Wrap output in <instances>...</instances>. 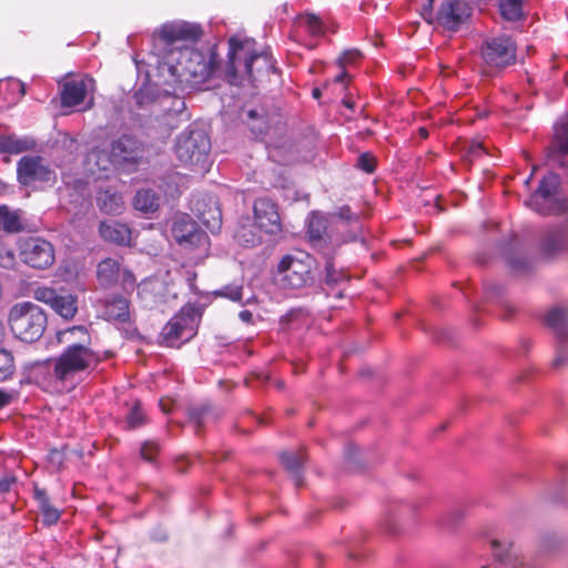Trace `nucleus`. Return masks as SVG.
I'll use <instances>...</instances> for the list:
<instances>
[{
    "label": "nucleus",
    "instance_id": "26",
    "mask_svg": "<svg viewBox=\"0 0 568 568\" xmlns=\"http://www.w3.org/2000/svg\"><path fill=\"white\" fill-rule=\"evenodd\" d=\"M504 254L508 266L516 274H525L532 266L531 258L521 252L517 237L508 242L504 248Z\"/></svg>",
    "mask_w": 568,
    "mask_h": 568
},
{
    "label": "nucleus",
    "instance_id": "33",
    "mask_svg": "<svg viewBox=\"0 0 568 568\" xmlns=\"http://www.w3.org/2000/svg\"><path fill=\"white\" fill-rule=\"evenodd\" d=\"M34 141L29 138H18L16 135L0 136L1 154H20L34 148Z\"/></svg>",
    "mask_w": 568,
    "mask_h": 568
},
{
    "label": "nucleus",
    "instance_id": "64",
    "mask_svg": "<svg viewBox=\"0 0 568 568\" xmlns=\"http://www.w3.org/2000/svg\"><path fill=\"white\" fill-rule=\"evenodd\" d=\"M481 568H488L487 566H483Z\"/></svg>",
    "mask_w": 568,
    "mask_h": 568
},
{
    "label": "nucleus",
    "instance_id": "27",
    "mask_svg": "<svg viewBox=\"0 0 568 568\" xmlns=\"http://www.w3.org/2000/svg\"><path fill=\"white\" fill-rule=\"evenodd\" d=\"M100 235L109 242L126 245L131 241V230L116 221H104L99 226Z\"/></svg>",
    "mask_w": 568,
    "mask_h": 568
},
{
    "label": "nucleus",
    "instance_id": "13",
    "mask_svg": "<svg viewBox=\"0 0 568 568\" xmlns=\"http://www.w3.org/2000/svg\"><path fill=\"white\" fill-rule=\"evenodd\" d=\"M19 248L22 262L30 267L45 270L55 261L53 245L42 237L30 236L20 242Z\"/></svg>",
    "mask_w": 568,
    "mask_h": 568
},
{
    "label": "nucleus",
    "instance_id": "59",
    "mask_svg": "<svg viewBox=\"0 0 568 568\" xmlns=\"http://www.w3.org/2000/svg\"><path fill=\"white\" fill-rule=\"evenodd\" d=\"M3 337H4V326H3L2 322L0 321V344L3 341Z\"/></svg>",
    "mask_w": 568,
    "mask_h": 568
},
{
    "label": "nucleus",
    "instance_id": "52",
    "mask_svg": "<svg viewBox=\"0 0 568 568\" xmlns=\"http://www.w3.org/2000/svg\"><path fill=\"white\" fill-rule=\"evenodd\" d=\"M486 291H487V294H489L491 296H497V295L501 294L503 287H501V285L494 283V284L487 285Z\"/></svg>",
    "mask_w": 568,
    "mask_h": 568
},
{
    "label": "nucleus",
    "instance_id": "16",
    "mask_svg": "<svg viewBox=\"0 0 568 568\" xmlns=\"http://www.w3.org/2000/svg\"><path fill=\"white\" fill-rule=\"evenodd\" d=\"M172 235L180 245L186 248H205L209 245L207 234L189 215H183L174 221Z\"/></svg>",
    "mask_w": 568,
    "mask_h": 568
},
{
    "label": "nucleus",
    "instance_id": "62",
    "mask_svg": "<svg viewBox=\"0 0 568 568\" xmlns=\"http://www.w3.org/2000/svg\"><path fill=\"white\" fill-rule=\"evenodd\" d=\"M283 386H284L283 382H277V383H276V387H277L278 389L283 388Z\"/></svg>",
    "mask_w": 568,
    "mask_h": 568
},
{
    "label": "nucleus",
    "instance_id": "20",
    "mask_svg": "<svg viewBox=\"0 0 568 568\" xmlns=\"http://www.w3.org/2000/svg\"><path fill=\"white\" fill-rule=\"evenodd\" d=\"M490 548L496 562L506 568H523L525 561L519 555V550L509 540L491 539Z\"/></svg>",
    "mask_w": 568,
    "mask_h": 568
},
{
    "label": "nucleus",
    "instance_id": "51",
    "mask_svg": "<svg viewBox=\"0 0 568 568\" xmlns=\"http://www.w3.org/2000/svg\"><path fill=\"white\" fill-rule=\"evenodd\" d=\"M8 85L12 88V90L18 91V99L22 98L26 94L24 84L18 80H10Z\"/></svg>",
    "mask_w": 568,
    "mask_h": 568
},
{
    "label": "nucleus",
    "instance_id": "29",
    "mask_svg": "<svg viewBox=\"0 0 568 568\" xmlns=\"http://www.w3.org/2000/svg\"><path fill=\"white\" fill-rule=\"evenodd\" d=\"M121 274V266L114 258L102 260L97 266V278L101 286L111 287L118 283Z\"/></svg>",
    "mask_w": 568,
    "mask_h": 568
},
{
    "label": "nucleus",
    "instance_id": "42",
    "mask_svg": "<svg viewBox=\"0 0 568 568\" xmlns=\"http://www.w3.org/2000/svg\"><path fill=\"white\" fill-rule=\"evenodd\" d=\"M145 423L144 413L141 409V405L136 402L129 414L126 415V424L129 429H134L142 426Z\"/></svg>",
    "mask_w": 568,
    "mask_h": 568
},
{
    "label": "nucleus",
    "instance_id": "41",
    "mask_svg": "<svg viewBox=\"0 0 568 568\" xmlns=\"http://www.w3.org/2000/svg\"><path fill=\"white\" fill-rule=\"evenodd\" d=\"M310 34L320 37L325 33L324 24L321 18L314 13H305L301 16Z\"/></svg>",
    "mask_w": 568,
    "mask_h": 568
},
{
    "label": "nucleus",
    "instance_id": "25",
    "mask_svg": "<svg viewBox=\"0 0 568 568\" xmlns=\"http://www.w3.org/2000/svg\"><path fill=\"white\" fill-rule=\"evenodd\" d=\"M540 248L547 256L568 250V229L555 227L546 231L540 241Z\"/></svg>",
    "mask_w": 568,
    "mask_h": 568
},
{
    "label": "nucleus",
    "instance_id": "8",
    "mask_svg": "<svg viewBox=\"0 0 568 568\" xmlns=\"http://www.w3.org/2000/svg\"><path fill=\"white\" fill-rule=\"evenodd\" d=\"M479 52L484 65L491 70L501 71L517 61L516 41L505 33L485 38Z\"/></svg>",
    "mask_w": 568,
    "mask_h": 568
},
{
    "label": "nucleus",
    "instance_id": "21",
    "mask_svg": "<svg viewBox=\"0 0 568 568\" xmlns=\"http://www.w3.org/2000/svg\"><path fill=\"white\" fill-rule=\"evenodd\" d=\"M92 83L91 78L67 81L60 92L62 106L72 108L81 104L88 93L89 84Z\"/></svg>",
    "mask_w": 568,
    "mask_h": 568
},
{
    "label": "nucleus",
    "instance_id": "53",
    "mask_svg": "<svg viewBox=\"0 0 568 568\" xmlns=\"http://www.w3.org/2000/svg\"><path fill=\"white\" fill-rule=\"evenodd\" d=\"M239 317L243 323L252 324L253 323V314L248 310H243L239 313Z\"/></svg>",
    "mask_w": 568,
    "mask_h": 568
},
{
    "label": "nucleus",
    "instance_id": "55",
    "mask_svg": "<svg viewBox=\"0 0 568 568\" xmlns=\"http://www.w3.org/2000/svg\"><path fill=\"white\" fill-rule=\"evenodd\" d=\"M357 55V52L355 51H348L343 54V57L339 58L341 63H346L351 60H353Z\"/></svg>",
    "mask_w": 568,
    "mask_h": 568
},
{
    "label": "nucleus",
    "instance_id": "49",
    "mask_svg": "<svg viewBox=\"0 0 568 568\" xmlns=\"http://www.w3.org/2000/svg\"><path fill=\"white\" fill-rule=\"evenodd\" d=\"M16 483L14 477L6 476L0 479V496L10 491L12 485Z\"/></svg>",
    "mask_w": 568,
    "mask_h": 568
},
{
    "label": "nucleus",
    "instance_id": "35",
    "mask_svg": "<svg viewBox=\"0 0 568 568\" xmlns=\"http://www.w3.org/2000/svg\"><path fill=\"white\" fill-rule=\"evenodd\" d=\"M0 227L8 233L20 232L23 226L21 222V212L19 210H11L7 205L0 206Z\"/></svg>",
    "mask_w": 568,
    "mask_h": 568
},
{
    "label": "nucleus",
    "instance_id": "1",
    "mask_svg": "<svg viewBox=\"0 0 568 568\" xmlns=\"http://www.w3.org/2000/svg\"><path fill=\"white\" fill-rule=\"evenodd\" d=\"M203 31L200 24L186 21L164 23L154 36L168 48V53L160 61L158 71L163 84L173 89H195L205 83L215 65V54L209 58L192 47Z\"/></svg>",
    "mask_w": 568,
    "mask_h": 568
},
{
    "label": "nucleus",
    "instance_id": "32",
    "mask_svg": "<svg viewBox=\"0 0 568 568\" xmlns=\"http://www.w3.org/2000/svg\"><path fill=\"white\" fill-rule=\"evenodd\" d=\"M283 466L292 474L296 487L303 485L302 469L305 462L303 452H283L280 456Z\"/></svg>",
    "mask_w": 568,
    "mask_h": 568
},
{
    "label": "nucleus",
    "instance_id": "37",
    "mask_svg": "<svg viewBox=\"0 0 568 568\" xmlns=\"http://www.w3.org/2000/svg\"><path fill=\"white\" fill-rule=\"evenodd\" d=\"M16 372L13 354L4 348L0 349V383L12 377Z\"/></svg>",
    "mask_w": 568,
    "mask_h": 568
},
{
    "label": "nucleus",
    "instance_id": "4",
    "mask_svg": "<svg viewBox=\"0 0 568 568\" xmlns=\"http://www.w3.org/2000/svg\"><path fill=\"white\" fill-rule=\"evenodd\" d=\"M276 280L284 288L300 290L316 283V261L303 251L284 255L276 266Z\"/></svg>",
    "mask_w": 568,
    "mask_h": 568
},
{
    "label": "nucleus",
    "instance_id": "7",
    "mask_svg": "<svg viewBox=\"0 0 568 568\" xmlns=\"http://www.w3.org/2000/svg\"><path fill=\"white\" fill-rule=\"evenodd\" d=\"M420 14L429 24L457 32L469 19L470 8L463 0H426Z\"/></svg>",
    "mask_w": 568,
    "mask_h": 568
},
{
    "label": "nucleus",
    "instance_id": "46",
    "mask_svg": "<svg viewBox=\"0 0 568 568\" xmlns=\"http://www.w3.org/2000/svg\"><path fill=\"white\" fill-rule=\"evenodd\" d=\"M243 287L241 285H226L219 291H215L216 296L226 297L231 301L237 302L242 300Z\"/></svg>",
    "mask_w": 568,
    "mask_h": 568
},
{
    "label": "nucleus",
    "instance_id": "19",
    "mask_svg": "<svg viewBox=\"0 0 568 568\" xmlns=\"http://www.w3.org/2000/svg\"><path fill=\"white\" fill-rule=\"evenodd\" d=\"M546 161L551 169H568V122L555 125V134L547 149Z\"/></svg>",
    "mask_w": 568,
    "mask_h": 568
},
{
    "label": "nucleus",
    "instance_id": "14",
    "mask_svg": "<svg viewBox=\"0 0 568 568\" xmlns=\"http://www.w3.org/2000/svg\"><path fill=\"white\" fill-rule=\"evenodd\" d=\"M17 179L21 185L30 187L36 186L38 183H53L55 181V173L44 164V160L41 156L26 155L17 163Z\"/></svg>",
    "mask_w": 568,
    "mask_h": 568
},
{
    "label": "nucleus",
    "instance_id": "48",
    "mask_svg": "<svg viewBox=\"0 0 568 568\" xmlns=\"http://www.w3.org/2000/svg\"><path fill=\"white\" fill-rule=\"evenodd\" d=\"M121 286L124 291H131L135 285V276L130 270H123L120 274Z\"/></svg>",
    "mask_w": 568,
    "mask_h": 568
},
{
    "label": "nucleus",
    "instance_id": "44",
    "mask_svg": "<svg viewBox=\"0 0 568 568\" xmlns=\"http://www.w3.org/2000/svg\"><path fill=\"white\" fill-rule=\"evenodd\" d=\"M237 241L246 246H256L261 243V236L251 229L242 227L236 233Z\"/></svg>",
    "mask_w": 568,
    "mask_h": 568
},
{
    "label": "nucleus",
    "instance_id": "30",
    "mask_svg": "<svg viewBox=\"0 0 568 568\" xmlns=\"http://www.w3.org/2000/svg\"><path fill=\"white\" fill-rule=\"evenodd\" d=\"M97 204L99 209L110 215L120 214L123 210V200L119 192L106 189L98 192Z\"/></svg>",
    "mask_w": 568,
    "mask_h": 568
},
{
    "label": "nucleus",
    "instance_id": "39",
    "mask_svg": "<svg viewBox=\"0 0 568 568\" xmlns=\"http://www.w3.org/2000/svg\"><path fill=\"white\" fill-rule=\"evenodd\" d=\"M329 217L336 219V224L338 225V233L342 234V232L346 229V226L349 223L358 224L359 219L358 215L354 214L349 206L344 205L338 209L337 212H334L328 215Z\"/></svg>",
    "mask_w": 568,
    "mask_h": 568
},
{
    "label": "nucleus",
    "instance_id": "18",
    "mask_svg": "<svg viewBox=\"0 0 568 568\" xmlns=\"http://www.w3.org/2000/svg\"><path fill=\"white\" fill-rule=\"evenodd\" d=\"M547 326L555 331L558 337L557 357L554 366L559 367L568 361V324L567 313L562 307H555L545 317Z\"/></svg>",
    "mask_w": 568,
    "mask_h": 568
},
{
    "label": "nucleus",
    "instance_id": "54",
    "mask_svg": "<svg viewBox=\"0 0 568 568\" xmlns=\"http://www.w3.org/2000/svg\"><path fill=\"white\" fill-rule=\"evenodd\" d=\"M357 453V447L354 446L353 444H349L345 447V457L346 459L348 460H354L355 459V455Z\"/></svg>",
    "mask_w": 568,
    "mask_h": 568
},
{
    "label": "nucleus",
    "instance_id": "12",
    "mask_svg": "<svg viewBox=\"0 0 568 568\" xmlns=\"http://www.w3.org/2000/svg\"><path fill=\"white\" fill-rule=\"evenodd\" d=\"M152 114L168 130H173L190 119L184 99L168 90L156 95Z\"/></svg>",
    "mask_w": 568,
    "mask_h": 568
},
{
    "label": "nucleus",
    "instance_id": "24",
    "mask_svg": "<svg viewBox=\"0 0 568 568\" xmlns=\"http://www.w3.org/2000/svg\"><path fill=\"white\" fill-rule=\"evenodd\" d=\"M207 210L203 209L205 206L204 203H201L200 200L192 201V212L197 216L201 223L206 226V229L216 233L221 230L222 225V213L216 205V202L211 201L207 204Z\"/></svg>",
    "mask_w": 568,
    "mask_h": 568
},
{
    "label": "nucleus",
    "instance_id": "6",
    "mask_svg": "<svg viewBox=\"0 0 568 568\" xmlns=\"http://www.w3.org/2000/svg\"><path fill=\"white\" fill-rule=\"evenodd\" d=\"M9 325L13 335L27 343L38 341L47 326L43 310L32 302L14 304L9 313Z\"/></svg>",
    "mask_w": 568,
    "mask_h": 568
},
{
    "label": "nucleus",
    "instance_id": "57",
    "mask_svg": "<svg viewBox=\"0 0 568 568\" xmlns=\"http://www.w3.org/2000/svg\"><path fill=\"white\" fill-rule=\"evenodd\" d=\"M346 75H347L346 72H342V73L337 74L335 77V82H344Z\"/></svg>",
    "mask_w": 568,
    "mask_h": 568
},
{
    "label": "nucleus",
    "instance_id": "45",
    "mask_svg": "<svg viewBox=\"0 0 568 568\" xmlns=\"http://www.w3.org/2000/svg\"><path fill=\"white\" fill-rule=\"evenodd\" d=\"M209 414V406L193 407L189 410V418L196 426V428H200L204 425Z\"/></svg>",
    "mask_w": 568,
    "mask_h": 568
},
{
    "label": "nucleus",
    "instance_id": "2",
    "mask_svg": "<svg viewBox=\"0 0 568 568\" xmlns=\"http://www.w3.org/2000/svg\"><path fill=\"white\" fill-rule=\"evenodd\" d=\"M57 337L59 343L65 344L62 352L55 357L36 362L31 367V375L43 388L71 390L82 375L98 367L101 357L91 347V336L84 326L59 331Z\"/></svg>",
    "mask_w": 568,
    "mask_h": 568
},
{
    "label": "nucleus",
    "instance_id": "38",
    "mask_svg": "<svg viewBox=\"0 0 568 568\" xmlns=\"http://www.w3.org/2000/svg\"><path fill=\"white\" fill-rule=\"evenodd\" d=\"M465 514L464 507H453L439 518L438 525L448 530L454 529L463 520Z\"/></svg>",
    "mask_w": 568,
    "mask_h": 568
},
{
    "label": "nucleus",
    "instance_id": "11",
    "mask_svg": "<svg viewBox=\"0 0 568 568\" xmlns=\"http://www.w3.org/2000/svg\"><path fill=\"white\" fill-rule=\"evenodd\" d=\"M145 144L132 134H122L110 144V162L124 172H133L145 156Z\"/></svg>",
    "mask_w": 568,
    "mask_h": 568
},
{
    "label": "nucleus",
    "instance_id": "23",
    "mask_svg": "<svg viewBox=\"0 0 568 568\" xmlns=\"http://www.w3.org/2000/svg\"><path fill=\"white\" fill-rule=\"evenodd\" d=\"M247 125L256 139H262L278 122L277 114H268L264 108H254L247 111Z\"/></svg>",
    "mask_w": 568,
    "mask_h": 568
},
{
    "label": "nucleus",
    "instance_id": "36",
    "mask_svg": "<svg viewBox=\"0 0 568 568\" xmlns=\"http://www.w3.org/2000/svg\"><path fill=\"white\" fill-rule=\"evenodd\" d=\"M501 17L508 21H517L523 18V0H498Z\"/></svg>",
    "mask_w": 568,
    "mask_h": 568
},
{
    "label": "nucleus",
    "instance_id": "17",
    "mask_svg": "<svg viewBox=\"0 0 568 568\" xmlns=\"http://www.w3.org/2000/svg\"><path fill=\"white\" fill-rule=\"evenodd\" d=\"M33 296L65 320L72 318L78 311V301L72 294H59L51 287L41 286L33 291Z\"/></svg>",
    "mask_w": 568,
    "mask_h": 568
},
{
    "label": "nucleus",
    "instance_id": "31",
    "mask_svg": "<svg viewBox=\"0 0 568 568\" xmlns=\"http://www.w3.org/2000/svg\"><path fill=\"white\" fill-rule=\"evenodd\" d=\"M130 303L123 296H114L105 303L104 315L109 321L126 323L130 320Z\"/></svg>",
    "mask_w": 568,
    "mask_h": 568
},
{
    "label": "nucleus",
    "instance_id": "22",
    "mask_svg": "<svg viewBox=\"0 0 568 568\" xmlns=\"http://www.w3.org/2000/svg\"><path fill=\"white\" fill-rule=\"evenodd\" d=\"M193 308H190L186 312L183 311L164 326L162 335L168 345L172 346L181 339H189V336H185V332L187 329V324L193 320Z\"/></svg>",
    "mask_w": 568,
    "mask_h": 568
},
{
    "label": "nucleus",
    "instance_id": "5",
    "mask_svg": "<svg viewBox=\"0 0 568 568\" xmlns=\"http://www.w3.org/2000/svg\"><path fill=\"white\" fill-rule=\"evenodd\" d=\"M211 151V140L207 132L195 124H191L181 132L174 144V154L185 166H200L207 164Z\"/></svg>",
    "mask_w": 568,
    "mask_h": 568
},
{
    "label": "nucleus",
    "instance_id": "34",
    "mask_svg": "<svg viewBox=\"0 0 568 568\" xmlns=\"http://www.w3.org/2000/svg\"><path fill=\"white\" fill-rule=\"evenodd\" d=\"M133 206L136 211L149 215L158 211L160 197L153 190L142 189L136 192L133 199Z\"/></svg>",
    "mask_w": 568,
    "mask_h": 568
},
{
    "label": "nucleus",
    "instance_id": "9",
    "mask_svg": "<svg viewBox=\"0 0 568 568\" xmlns=\"http://www.w3.org/2000/svg\"><path fill=\"white\" fill-rule=\"evenodd\" d=\"M260 55L254 51L250 40L232 37L229 40V52L225 74L231 84H240L245 77H252V65Z\"/></svg>",
    "mask_w": 568,
    "mask_h": 568
},
{
    "label": "nucleus",
    "instance_id": "50",
    "mask_svg": "<svg viewBox=\"0 0 568 568\" xmlns=\"http://www.w3.org/2000/svg\"><path fill=\"white\" fill-rule=\"evenodd\" d=\"M13 399V394L4 389H0V409L8 406Z\"/></svg>",
    "mask_w": 568,
    "mask_h": 568
},
{
    "label": "nucleus",
    "instance_id": "40",
    "mask_svg": "<svg viewBox=\"0 0 568 568\" xmlns=\"http://www.w3.org/2000/svg\"><path fill=\"white\" fill-rule=\"evenodd\" d=\"M134 100L140 106L150 105L151 111L153 110L154 102L156 101V97L154 94V88L150 84L142 85L135 93Z\"/></svg>",
    "mask_w": 568,
    "mask_h": 568
},
{
    "label": "nucleus",
    "instance_id": "60",
    "mask_svg": "<svg viewBox=\"0 0 568 568\" xmlns=\"http://www.w3.org/2000/svg\"><path fill=\"white\" fill-rule=\"evenodd\" d=\"M312 95L315 99H318L321 97V90L318 88H314L313 91H312Z\"/></svg>",
    "mask_w": 568,
    "mask_h": 568
},
{
    "label": "nucleus",
    "instance_id": "63",
    "mask_svg": "<svg viewBox=\"0 0 568 568\" xmlns=\"http://www.w3.org/2000/svg\"><path fill=\"white\" fill-rule=\"evenodd\" d=\"M162 410H163L164 413H168V410H166V408H165L164 406H162Z\"/></svg>",
    "mask_w": 568,
    "mask_h": 568
},
{
    "label": "nucleus",
    "instance_id": "58",
    "mask_svg": "<svg viewBox=\"0 0 568 568\" xmlns=\"http://www.w3.org/2000/svg\"><path fill=\"white\" fill-rule=\"evenodd\" d=\"M419 135L423 138V139H426L428 136V131L427 129L425 128H419Z\"/></svg>",
    "mask_w": 568,
    "mask_h": 568
},
{
    "label": "nucleus",
    "instance_id": "28",
    "mask_svg": "<svg viewBox=\"0 0 568 568\" xmlns=\"http://www.w3.org/2000/svg\"><path fill=\"white\" fill-rule=\"evenodd\" d=\"M33 498L37 501L39 510L42 515L43 525H55L61 517V513L57 507L52 505L47 491L36 486L33 489Z\"/></svg>",
    "mask_w": 568,
    "mask_h": 568
},
{
    "label": "nucleus",
    "instance_id": "3",
    "mask_svg": "<svg viewBox=\"0 0 568 568\" xmlns=\"http://www.w3.org/2000/svg\"><path fill=\"white\" fill-rule=\"evenodd\" d=\"M336 219L323 215L318 212H313L307 222V237L311 246L318 252L325 260V277L323 287L326 295L332 294L341 298L343 296L342 288L335 290L336 285L343 284L346 281L344 273L337 270L334 258L337 250L342 243L356 241V234L347 237L338 233V225Z\"/></svg>",
    "mask_w": 568,
    "mask_h": 568
},
{
    "label": "nucleus",
    "instance_id": "15",
    "mask_svg": "<svg viewBox=\"0 0 568 568\" xmlns=\"http://www.w3.org/2000/svg\"><path fill=\"white\" fill-rule=\"evenodd\" d=\"M254 223L266 234L277 235L283 231L277 204L270 197H258L253 205Z\"/></svg>",
    "mask_w": 568,
    "mask_h": 568
},
{
    "label": "nucleus",
    "instance_id": "56",
    "mask_svg": "<svg viewBox=\"0 0 568 568\" xmlns=\"http://www.w3.org/2000/svg\"><path fill=\"white\" fill-rule=\"evenodd\" d=\"M484 152V148L480 143H477L475 145L471 146V153L477 155L479 153Z\"/></svg>",
    "mask_w": 568,
    "mask_h": 568
},
{
    "label": "nucleus",
    "instance_id": "43",
    "mask_svg": "<svg viewBox=\"0 0 568 568\" xmlns=\"http://www.w3.org/2000/svg\"><path fill=\"white\" fill-rule=\"evenodd\" d=\"M160 453V445L154 440H145L141 444L140 455L148 463H154Z\"/></svg>",
    "mask_w": 568,
    "mask_h": 568
},
{
    "label": "nucleus",
    "instance_id": "61",
    "mask_svg": "<svg viewBox=\"0 0 568 568\" xmlns=\"http://www.w3.org/2000/svg\"><path fill=\"white\" fill-rule=\"evenodd\" d=\"M158 540H165L166 535L163 532L161 536L156 537Z\"/></svg>",
    "mask_w": 568,
    "mask_h": 568
},
{
    "label": "nucleus",
    "instance_id": "10",
    "mask_svg": "<svg viewBox=\"0 0 568 568\" xmlns=\"http://www.w3.org/2000/svg\"><path fill=\"white\" fill-rule=\"evenodd\" d=\"M560 178L554 172L545 175L537 190L526 201V205L540 215L558 214L565 211L566 203L558 196Z\"/></svg>",
    "mask_w": 568,
    "mask_h": 568
},
{
    "label": "nucleus",
    "instance_id": "47",
    "mask_svg": "<svg viewBox=\"0 0 568 568\" xmlns=\"http://www.w3.org/2000/svg\"><path fill=\"white\" fill-rule=\"evenodd\" d=\"M357 168L366 173H373L376 168L375 159L368 153H363L357 159Z\"/></svg>",
    "mask_w": 568,
    "mask_h": 568
}]
</instances>
